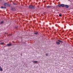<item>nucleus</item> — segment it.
I'll return each instance as SVG.
<instances>
[{
	"instance_id": "1",
	"label": "nucleus",
	"mask_w": 73,
	"mask_h": 73,
	"mask_svg": "<svg viewBox=\"0 0 73 73\" xmlns=\"http://www.w3.org/2000/svg\"><path fill=\"white\" fill-rule=\"evenodd\" d=\"M62 41L59 40H58L56 42V43L57 45H59L60 44V43H62Z\"/></svg>"
},
{
	"instance_id": "2",
	"label": "nucleus",
	"mask_w": 73,
	"mask_h": 73,
	"mask_svg": "<svg viewBox=\"0 0 73 73\" xmlns=\"http://www.w3.org/2000/svg\"><path fill=\"white\" fill-rule=\"evenodd\" d=\"M29 9H35V7H34V6L32 5H30L29 6Z\"/></svg>"
},
{
	"instance_id": "3",
	"label": "nucleus",
	"mask_w": 73,
	"mask_h": 73,
	"mask_svg": "<svg viewBox=\"0 0 73 73\" xmlns=\"http://www.w3.org/2000/svg\"><path fill=\"white\" fill-rule=\"evenodd\" d=\"M4 5L5 7H9V5L8 3H5L4 4Z\"/></svg>"
},
{
	"instance_id": "4",
	"label": "nucleus",
	"mask_w": 73,
	"mask_h": 73,
	"mask_svg": "<svg viewBox=\"0 0 73 73\" xmlns=\"http://www.w3.org/2000/svg\"><path fill=\"white\" fill-rule=\"evenodd\" d=\"M65 6L66 8H69V6H68V5H65Z\"/></svg>"
},
{
	"instance_id": "5",
	"label": "nucleus",
	"mask_w": 73,
	"mask_h": 73,
	"mask_svg": "<svg viewBox=\"0 0 73 73\" xmlns=\"http://www.w3.org/2000/svg\"><path fill=\"white\" fill-rule=\"evenodd\" d=\"M11 45H12V44H8L7 45V46H11Z\"/></svg>"
},
{
	"instance_id": "6",
	"label": "nucleus",
	"mask_w": 73,
	"mask_h": 73,
	"mask_svg": "<svg viewBox=\"0 0 73 73\" xmlns=\"http://www.w3.org/2000/svg\"><path fill=\"white\" fill-rule=\"evenodd\" d=\"M61 7H65V5L63 4H61Z\"/></svg>"
},
{
	"instance_id": "7",
	"label": "nucleus",
	"mask_w": 73,
	"mask_h": 73,
	"mask_svg": "<svg viewBox=\"0 0 73 73\" xmlns=\"http://www.w3.org/2000/svg\"><path fill=\"white\" fill-rule=\"evenodd\" d=\"M33 62L34 64H37V61H34Z\"/></svg>"
},
{
	"instance_id": "8",
	"label": "nucleus",
	"mask_w": 73,
	"mask_h": 73,
	"mask_svg": "<svg viewBox=\"0 0 73 73\" xmlns=\"http://www.w3.org/2000/svg\"><path fill=\"white\" fill-rule=\"evenodd\" d=\"M51 7V6H48L47 7V8H50Z\"/></svg>"
},
{
	"instance_id": "9",
	"label": "nucleus",
	"mask_w": 73,
	"mask_h": 73,
	"mask_svg": "<svg viewBox=\"0 0 73 73\" xmlns=\"http://www.w3.org/2000/svg\"><path fill=\"white\" fill-rule=\"evenodd\" d=\"M1 8H6V7H3V6H1Z\"/></svg>"
},
{
	"instance_id": "10",
	"label": "nucleus",
	"mask_w": 73,
	"mask_h": 73,
	"mask_svg": "<svg viewBox=\"0 0 73 73\" xmlns=\"http://www.w3.org/2000/svg\"><path fill=\"white\" fill-rule=\"evenodd\" d=\"M0 71H1V72H2L3 71V69L1 68H0Z\"/></svg>"
},
{
	"instance_id": "11",
	"label": "nucleus",
	"mask_w": 73,
	"mask_h": 73,
	"mask_svg": "<svg viewBox=\"0 0 73 73\" xmlns=\"http://www.w3.org/2000/svg\"><path fill=\"white\" fill-rule=\"evenodd\" d=\"M3 44H4V42H1L0 43V45H3Z\"/></svg>"
},
{
	"instance_id": "12",
	"label": "nucleus",
	"mask_w": 73,
	"mask_h": 73,
	"mask_svg": "<svg viewBox=\"0 0 73 73\" xmlns=\"http://www.w3.org/2000/svg\"><path fill=\"white\" fill-rule=\"evenodd\" d=\"M3 23H4V21H1L0 23V24H3Z\"/></svg>"
},
{
	"instance_id": "13",
	"label": "nucleus",
	"mask_w": 73,
	"mask_h": 73,
	"mask_svg": "<svg viewBox=\"0 0 73 73\" xmlns=\"http://www.w3.org/2000/svg\"><path fill=\"white\" fill-rule=\"evenodd\" d=\"M38 33H34V34H35V35H37Z\"/></svg>"
},
{
	"instance_id": "14",
	"label": "nucleus",
	"mask_w": 73,
	"mask_h": 73,
	"mask_svg": "<svg viewBox=\"0 0 73 73\" xmlns=\"http://www.w3.org/2000/svg\"><path fill=\"white\" fill-rule=\"evenodd\" d=\"M59 16H60V17H61V16H62V15L59 14Z\"/></svg>"
},
{
	"instance_id": "15",
	"label": "nucleus",
	"mask_w": 73,
	"mask_h": 73,
	"mask_svg": "<svg viewBox=\"0 0 73 73\" xmlns=\"http://www.w3.org/2000/svg\"><path fill=\"white\" fill-rule=\"evenodd\" d=\"M13 4H14V5H16V4L15 3H13Z\"/></svg>"
},
{
	"instance_id": "16",
	"label": "nucleus",
	"mask_w": 73,
	"mask_h": 73,
	"mask_svg": "<svg viewBox=\"0 0 73 73\" xmlns=\"http://www.w3.org/2000/svg\"><path fill=\"white\" fill-rule=\"evenodd\" d=\"M59 6V7H61V5H59V6Z\"/></svg>"
},
{
	"instance_id": "17",
	"label": "nucleus",
	"mask_w": 73,
	"mask_h": 73,
	"mask_svg": "<svg viewBox=\"0 0 73 73\" xmlns=\"http://www.w3.org/2000/svg\"><path fill=\"white\" fill-rule=\"evenodd\" d=\"M46 56H48V54H46Z\"/></svg>"
},
{
	"instance_id": "18",
	"label": "nucleus",
	"mask_w": 73,
	"mask_h": 73,
	"mask_svg": "<svg viewBox=\"0 0 73 73\" xmlns=\"http://www.w3.org/2000/svg\"><path fill=\"white\" fill-rule=\"evenodd\" d=\"M1 66H0V68H1Z\"/></svg>"
},
{
	"instance_id": "19",
	"label": "nucleus",
	"mask_w": 73,
	"mask_h": 73,
	"mask_svg": "<svg viewBox=\"0 0 73 73\" xmlns=\"http://www.w3.org/2000/svg\"><path fill=\"white\" fill-rule=\"evenodd\" d=\"M72 33H73V32Z\"/></svg>"
}]
</instances>
